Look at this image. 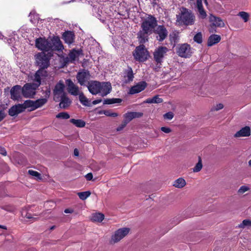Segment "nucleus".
<instances>
[{
    "label": "nucleus",
    "mask_w": 251,
    "mask_h": 251,
    "mask_svg": "<svg viewBox=\"0 0 251 251\" xmlns=\"http://www.w3.org/2000/svg\"><path fill=\"white\" fill-rule=\"evenodd\" d=\"M74 154L75 156H78L79 155V151L77 149H75L74 151Z\"/></svg>",
    "instance_id": "680f3d73"
},
{
    "label": "nucleus",
    "mask_w": 251,
    "mask_h": 251,
    "mask_svg": "<svg viewBox=\"0 0 251 251\" xmlns=\"http://www.w3.org/2000/svg\"><path fill=\"white\" fill-rule=\"evenodd\" d=\"M28 173L30 175L36 177L38 179H42L41 174L39 173L38 172L29 170H28Z\"/></svg>",
    "instance_id": "37998d69"
},
{
    "label": "nucleus",
    "mask_w": 251,
    "mask_h": 251,
    "mask_svg": "<svg viewBox=\"0 0 251 251\" xmlns=\"http://www.w3.org/2000/svg\"><path fill=\"white\" fill-rule=\"evenodd\" d=\"M70 123H72L74 125H75L76 127H84L86 123L85 122L81 119H71L70 120Z\"/></svg>",
    "instance_id": "7c9ffc66"
},
{
    "label": "nucleus",
    "mask_w": 251,
    "mask_h": 251,
    "mask_svg": "<svg viewBox=\"0 0 251 251\" xmlns=\"http://www.w3.org/2000/svg\"><path fill=\"white\" fill-rule=\"evenodd\" d=\"M127 124L128 123L124 120L122 124L117 127V130L118 131L122 130L125 127H126Z\"/></svg>",
    "instance_id": "de8ad7c7"
},
{
    "label": "nucleus",
    "mask_w": 251,
    "mask_h": 251,
    "mask_svg": "<svg viewBox=\"0 0 251 251\" xmlns=\"http://www.w3.org/2000/svg\"><path fill=\"white\" fill-rule=\"evenodd\" d=\"M205 4L207 5H208V2L207 0H204Z\"/></svg>",
    "instance_id": "774afa93"
},
{
    "label": "nucleus",
    "mask_w": 251,
    "mask_h": 251,
    "mask_svg": "<svg viewBox=\"0 0 251 251\" xmlns=\"http://www.w3.org/2000/svg\"><path fill=\"white\" fill-rule=\"evenodd\" d=\"M198 162L196 164L195 166L193 168V172H199L202 168V160L201 157L199 156L198 157Z\"/></svg>",
    "instance_id": "f704fd0d"
},
{
    "label": "nucleus",
    "mask_w": 251,
    "mask_h": 251,
    "mask_svg": "<svg viewBox=\"0 0 251 251\" xmlns=\"http://www.w3.org/2000/svg\"><path fill=\"white\" fill-rule=\"evenodd\" d=\"M71 62V61H70V60H68V59H67V57L65 59V62L66 63H68V62Z\"/></svg>",
    "instance_id": "e2e57ef3"
},
{
    "label": "nucleus",
    "mask_w": 251,
    "mask_h": 251,
    "mask_svg": "<svg viewBox=\"0 0 251 251\" xmlns=\"http://www.w3.org/2000/svg\"><path fill=\"white\" fill-rule=\"evenodd\" d=\"M197 5L201 18L202 19L205 18L207 14L203 8L201 0H197Z\"/></svg>",
    "instance_id": "c85d7f7f"
},
{
    "label": "nucleus",
    "mask_w": 251,
    "mask_h": 251,
    "mask_svg": "<svg viewBox=\"0 0 251 251\" xmlns=\"http://www.w3.org/2000/svg\"><path fill=\"white\" fill-rule=\"evenodd\" d=\"M25 217L28 219H37V218L32 217V215L29 213H26V215H25Z\"/></svg>",
    "instance_id": "13d9d810"
},
{
    "label": "nucleus",
    "mask_w": 251,
    "mask_h": 251,
    "mask_svg": "<svg viewBox=\"0 0 251 251\" xmlns=\"http://www.w3.org/2000/svg\"><path fill=\"white\" fill-rule=\"evenodd\" d=\"M104 216L103 214L97 213L92 215L91 220L94 222H101L104 219Z\"/></svg>",
    "instance_id": "473e14b6"
},
{
    "label": "nucleus",
    "mask_w": 251,
    "mask_h": 251,
    "mask_svg": "<svg viewBox=\"0 0 251 251\" xmlns=\"http://www.w3.org/2000/svg\"><path fill=\"white\" fill-rule=\"evenodd\" d=\"M156 19L151 15L143 21L141 24L142 30L137 33L138 38L140 43L144 44L148 41L149 35L151 34L157 26Z\"/></svg>",
    "instance_id": "f03ea898"
},
{
    "label": "nucleus",
    "mask_w": 251,
    "mask_h": 251,
    "mask_svg": "<svg viewBox=\"0 0 251 251\" xmlns=\"http://www.w3.org/2000/svg\"><path fill=\"white\" fill-rule=\"evenodd\" d=\"M35 47L44 51H61L64 49L62 42L58 36H54L51 39L39 37L35 40Z\"/></svg>",
    "instance_id": "f257e3e1"
},
{
    "label": "nucleus",
    "mask_w": 251,
    "mask_h": 251,
    "mask_svg": "<svg viewBox=\"0 0 251 251\" xmlns=\"http://www.w3.org/2000/svg\"><path fill=\"white\" fill-rule=\"evenodd\" d=\"M85 178H86V179L87 180H92V178H93V175H92V174L91 173L87 174L85 176Z\"/></svg>",
    "instance_id": "4d7b16f0"
},
{
    "label": "nucleus",
    "mask_w": 251,
    "mask_h": 251,
    "mask_svg": "<svg viewBox=\"0 0 251 251\" xmlns=\"http://www.w3.org/2000/svg\"><path fill=\"white\" fill-rule=\"evenodd\" d=\"M78 96L79 101L83 105L90 106L89 100L84 96L82 92Z\"/></svg>",
    "instance_id": "2f4dec72"
},
{
    "label": "nucleus",
    "mask_w": 251,
    "mask_h": 251,
    "mask_svg": "<svg viewBox=\"0 0 251 251\" xmlns=\"http://www.w3.org/2000/svg\"><path fill=\"white\" fill-rule=\"evenodd\" d=\"M0 153L4 156H6L7 152L5 149L3 148L0 147Z\"/></svg>",
    "instance_id": "6e6d98bb"
},
{
    "label": "nucleus",
    "mask_w": 251,
    "mask_h": 251,
    "mask_svg": "<svg viewBox=\"0 0 251 251\" xmlns=\"http://www.w3.org/2000/svg\"><path fill=\"white\" fill-rule=\"evenodd\" d=\"M169 51V49L163 46H160L157 48L153 52V58L155 62L157 64H161L162 62L163 59L166 54V53Z\"/></svg>",
    "instance_id": "9b49d317"
},
{
    "label": "nucleus",
    "mask_w": 251,
    "mask_h": 251,
    "mask_svg": "<svg viewBox=\"0 0 251 251\" xmlns=\"http://www.w3.org/2000/svg\"><path fill=\"white\" fill-rule=\"evenodd\" d=\"M64 84L61 80L59 81V82L55 85L53 91L54 95L53 99L55 101H59L60 96L63 95V94H66L64 91Z\"/></svg>",
    "instance_id": "f8f14e48"
},
{
    "label": "nucleus",
    "mask_w": 251,
    "mask_h": 251,
    "mask_svg": "<svg viewBox=\"0 0 251 251\" xmlns=\"http://www.w3.org/2000/svg\"><path fill=\"white\" fill-rule=\"evenodd\" d=\"M11 99L13 100H19L22 99V88L19 85L12 87L10 91Z\"/></svg>",
    "instance_id": "ddd939ff"
},
{
    "label": "nucleus",
    "mask_w": 251,
    "mask_h": 251,
    "mask_svg": "<svg viewBox=\"0 0 251 251\" xmlns=\"http://www.w3.org/2000/svg\"><path fill=\"white\" fill-rule=\"evenodd\" d=\"M124 74L125 82L126 83H129L133 81L134 75L131 68L128 67L127 69L125 70Z\"/></svg>",
    "instance_id": "b1692460"
},
{
    "label": "nucleus",
    "mask_w": 251,
    "mask_h": 251,
    "mask_svg": "<svg viewBox=\"0 0 251 251\" xmlns=\"http://www.w3.org/2000/svg\"><path fill=\"white\" fill-rule=\"evenodd\" d=\"M101 101H102L101 99H97V100H96L93 101L92 103H93V104L95 105V104L100 103Z\"/></svg>",
    "instance_id": "bf43d9fd"
},
{
    "label": "nucleus",
    "mask_w": 251,
    "mask_h": 251,
    "mask_svg": "<svg viewBox=\"0 0 251 251\" xmlns=\"http://www.w3.org/2000/svg\"><path fill=\"white\" fill-rule=\"evenodd\" d=\"M48 100L46 98L39 99L34 101V108H31L30 111H33L42 107L47 102Z\"/></svg>",
    "instance_id": "bb28decb"
},
{
    "label": "nucleus",
    "mask_w": 251,
    "mask_h": 251,
    "mask_svg": "<svg viewBox=\"0 0 251 251\" xmlns=\"http://www.w3.org/2000/svg\"><path fill=\"white\" fill-rule=\"evenodd\" d=\"M147 86L145 81H142L137 83L136 85L133 86L129 90V93L133 95L138 93L144 90Z\"/></svg>",
    "instance_id": "f3484780"
},
{
    "label": "nucleus",
    "mask_w": 251,
    "mask_h": 251,
    "mask_svg": "<svg viewBox=\"0 0 251 251\" xmlns=\"http://www.w3.org/2000/svg\"><path fill=\"white\" fill-rule=\"evenodd\" d=\"M23 108V105L21 104L14 105L9 109L8 114L10 116H16L24 111Z\"/></svg>",
    "instance_id": "6ab92c4d"
},
{
    "label": "nucleus",
    "mask_w": 251,
    "mask_h": 251,
    "mask_svg": "<svg viewBox=\"0 0 251 251\" xmlns=\"http://www.w3.org/2000/svg\"><path fill=\"white\" fill-rule=\"evenodd\" d=\"M0 228H3V229H6V226L2 225H0Z\"/></svg>",
    "instance_id": "0e129e2a"
},
{
    "label": "nucleus",
    "mask_w": 251,
    "mask_h": 251,
    "mask_svg": "<svg viewBox=\"0 0 251 251\" xmlns=\"http://www.w3.org/2000/svg\"><path fill=\"white\" fill-rule=\"evenodd\" d=\"M186 184L185 179L182 177H180L176 179L173 184V186L177 188H182Z\"/></svg>",
    "instance_id": "c756f323"
},
{
    "label": "nucleus",
    "mask_w": 251,
    "mask_h": 251,
    "mask_svg": "<svg viewBox=\"0 0 251 251\" xmlns=\"http://www.w3.org/2000/svg\"><path fill=\"white\" fill-rule=\"evenodd\" d=\"M56 118L58 119H68L70 118V115L67 112H60L56 116Z\"/></svg>",
    "instance_id": "a19ab883"
},
{
    "label": "nucleus",
    "mask_w": 251,
    "mask_h": 251,
    "mask_svg": "<svg viewBox=\"0 0 251 251\" xmlns=\"http://www.w3.org/2000/svg\"><path fill=\"white\" fill-rule=\"evenodd\" d=\"M135 59L138 61L143 62L148 58V52L144 45H140L137 47L133 52Z\"/></svg>",
    "instance_id": "6e6552de"
},
{
    "label": "nucleus",
    "mask_w": 251,
    "mask_h": 251,
    "mask_svg": "<svg viewBox=\"0 0 251 251\" xmlns=\"http://www.w3.org/2000/svg\"><path fill=\"white\" fill-rule=\"evenodd\" d=\"M174 116V115L173 112H169L163 115L164 119L172 120Z\"/></svg>",
    "instance_id": "49530a36"
},
{
    "label": "nucleus",
    "mask_w": 251,
    "mask_h": 251,
    "mask_svg": "<svg viewBox=\"0 0 251 251\" xmlns=\"http://www.w3.org/2000/svg\"><path fill=\"white\" fill-rule=\"evenodd\" d=\"M91 195V193L90 191H85L82 192H79L77 193V195L78 196L80 199L81 200H85L88 197H89Z\"/></svg>",
    "instance_id": "e433bc0d"
},
{
    "label": "nucleus",
    "mask_w": 251,
    "mask_h": 251,
    "mask_svg": "<svg viewBox=\"0 0 251 251\" xmlns=\"http://www.w3.org/2000/svg\"><path fill=\"white\" fill-rule=\"evenodd\" d=\"M238 15L243 19L244 22H247L248 21L249 14L248 13L244 11H241L238 13Z\"/></svg>",
    "instance_id": "58836bf2"
},
{
    "label": "nucleus",
    "mask_w": 251,
    "mask_h": 251,
    "mask_svg": "<svg viewBox=\"0 0 251 251\" xmlns=\"http://www.w3.org/2000/svg\"><path fill=\"white\" fill-rule=\"evenodd\" d=\"M221 39V36L216 34L211 35L208 39L207 46H212L219 43Z\"/></svg>",
    "instance_id": "393cba45"
},
{
    "label": "nucleus",
    "mask_w": 251,
    "mask_h": 251,
    "mask_svg": "<svg viewBox=\"0 0 251 251\" xmlns=\"http://www.w3.org/2000/svg\"><path fill=\"white\" fill-rule=\"evenodd\" d=\"M249 190V188L246 186H241L238 190V193L240 194H243Z\"/></svg>",
    "instance_id": "09e8293b"
},
{
    "label": "nucleus",
    "mask_w": 251,
    "mask_h": 251,
    "mask_svg": "<svg viewBox=\"0 0 251 251\" xmlns=\"http://www.w3.org/2000/svg\"><path fill=\"white\" fill-rule=\"evenodd\" d=\"M66 84L67 86L68 92L72 95L76 96L81 92L79 91L78 86L75 84L71 79H67Z\"/></svg>",
    "instance_id": "2eb2a0df"
},
{
    "label": "nucleus",
    "mask_w": 251,
    "mask_h": 251,
    "mask_svg": "<svg viewBox=\"0 0 251 251\" xmlns=\"http://www.w3.org/2000/svg\"><path fill=\"white\" fill-rule=\"evenodd\" d=\"M75 37L74 33L71 31H65L62 35V38L65 42L69 45L74 42Z\"/></svg>",
    "instance_id": "4be33fe9"
},
{
    "label": "nucleus",
    "mask_w": 251,
    "mask_h": 251,
    "mask_svg": "<svg viewBox=\"0 0 251 251\" xmlns=\"http://www.w3.org/2000/svg\"><path fill=\"white\" fill-rule=\"evenodd\" d=\"M223 107L224 105L222 103H219L215 106V110L216 111H218L219 110L223 109Z\"/></svg>",
    "instance_id": "864d4df0"
},
{
    "label": "nucleus",
    "mask_w": 251,
    "mask_h": 251,
    "mask_svg": "<svg viewBox=\"0 0 251 251\" xmlns=\"http://www.w3.org/2000/svg\"><path fill=\"white\" fill-rule=\"evenodd\" d=\"M91 75L89 71L83 69L79 71L76 75L77 82L81 86H87Z\"/></svg>",
    "instance_id": "1a4fd4ad"
},
{
    "label": "nucleus",
    "mask_w": 251,
    "mask_h": 251,
    "mask_svg": "<svg viewBox=\"0 0 251 251\" xmlns=\"http://www.w3.org/2000/svg\"><path fill=\"white\" fill-rule=\"evenodd\" d=\"M55 228V226H51V227H50V230H53V229H54Z\"/></svg>",
    "instance_id": "69168bd1"
},
{
    "label": "nucleus",
    "mask_w": 251,
    "mask_h": 251,
    "mask_svg": "<svg viewBox=\"0 0 251 251\" xmlns=\"http://www.w3.org/2000/svg\"><path fill=\"white\" fill-rule=\"evenodd\" d=\"M209 21L212 23V26L223 27L225 26V23L223 20L219 17H215L211 15L209 17Z\"/></svg>",
    "instance_id": "aec40b11"
},
{
    "label": "nucleus",
    "mask_w": 251,
    "mask_h": 251,
    "mask_svg": "<svg viewBox=\"0 0 251 251\" xmlns=\"http://www.w3.org/2000/svg\"><path fill=\"white\" fill-rule=\"evenodd\" d=\"M100 93L102 97L106 96L111 91V85L109 82H100Z\"/></svg>",
    "instance_id": "a211bd4d"
},
{
    "label": "nucleus",
    "mask_w": 251,
    "mask_h": 251,
    "mask_svg": "<svg viewBox=\"0 0 251 251\" xmlns=\"http://www.w3.org/2000/svg\"><path fill=\"white\" fill-rule=\"evenodd\" d=\"M23 105V107L24 111L27 108H34V100H25L23 104H21Z\"/></svg>",
    "instance_id": "c9c22d12"
},
{
    "label": "nucleus",
    "mask_w": 251,
    "mask_h": 251,
    "mask_svg": "<svg viewBox=\"0 0 251 251\" xmlns=\"http://www.w3.org/2000/svg\"><path fill=\"white\" fill-rule=\"evenodd\" d=\"M50 53H46L42 51L36 53L34 56L35 65L39 69L46 70L50 65Z\"/></svg>",
    "instance_id": "20e7f679"
},
{
    "label": "nucleus",
    "mask_w": 251,
    "mask_h": 251,
    "mask_svg": "<svg viewBox=\"0 0 251 251\" xmlns=\"http://www.w3.org/2000/svg\"><path fill=\"white\" fill-rule=\"evenodd\" d=\"M251 135V128L248 126L242 128L234 135V137L239 138L241 137H248Z\"/></svg>",
    "instance_id": "5701e85b"
},
{
    "label": "nucleus",
    "mask_w": 251,
    "mask_h": 251,
    "mask_svg": "<svg viewBox=\"0 0 251 251\" xmlns=\"http://www.w3.org/2000/svg\"><path fill=\"white\" fill-rule=\"evenodd\" d=\"M48 75V73L46 70L39 69L32 77V80L34 83L39 86L42 82L45 81Z\"/></svg>",
    "instance_id": "9d476101"
},
{
    "label": "nucleus",
    "mask_w": 251,
    "mask_h": 251,
    "mask_svg": "<svg viewBox=\"0 0 251 251\" xmlns=\"http://www.w3.org/2000/svg\"><path fill=\"white\" fill-rule=\"evenodd\" d=\"M59 106L61 108L66 109L71 104L72 101L67 96L66 94L60 96L59 98Z\"/></svg>",
    "instance_id": "412c9836"
},
{
    "label": "nucleus",
    "mask_w": 251,
    "mask_h": 251,
    "mask_svg": "<svg viewBox=\"0 0 251 251\" xmlns=\"http://www.w3.org/2000/svg\"><path fill=\"white\" fill-rule=\"evenodd\" d=\"M122 102V100L118 98L106 99L103 101L104 104H111L116 103H120Z\"/></svg>",
    "instance_id": "72a5a7b5"
},
{
    "label": "nucleus",
    "mask_w": 251,
    "mask_h": 251,
    "mask_svg": "<svg viewBox=\"0 0 251 251\" xmlns=\"http://www.w3.org/2000/svg\"><path fill=\"white\" fill-rule=\"evenodd\" d=\"M100 114H104L106 116L115 117L118 116V114L115 112H112L110 110H103L99 112Z\"/></svg>",
    "instance_id": "4c0bfd02"
},
{
    "label": "nucleus",
    "mask_w": 251,
    "mask_h": 251,
    "mask_svg": "<svg viewBox=\"0 0 251 251\" xmlns=\"http://www.w3.org/2000/svg\"><path fill=\"white\" fill-rule=\"evenodd\" d=\"M130 228L128 227L121 228L115 231L111 236L109 243L111 244H114L119 242L129 232Z\"/></svg>",
    "instance_id": "423d86ee"
},
{
    "label": "nucleus",
    "mask_w": 251,
    "mask_h": 251,
    "mask_svg": "<svg viewBox=\"0 0 251 251\" xmlns=\"http://www.w3.org/2000/svg\"><path fill=\"white\" fill-rule=\"evenodd\" d=\"M153 32L158 35L156 38L159 42L163 41L166 38L168 34L166 28L163 25H159L156 26Z\"/></svg>",
    "instance_id": "4468645a"
},
{
    "label": "nucleus",
    "mask_w": 251,
    "mask_h": 251,
    "mask_svg": "<svg viewBox=\"0 0 251 251\" xmlns=\"http://www.w3.org/2000/svg\"><path fill=\"white\" fill-rule=\"evenodd\" d=\"M6 116L5 113L2 110L0 111V122H1Z\"/></svg>",
    "instance_id": "5fc2aeb1"
},
{
    "label": "nucleus",
    "mask_w": 251,
    "mask_h": 251,
    "mask_svg": "<svg viewBox=\"0 0 251 251\" xmlns=\"http://www.w3.org/2000/svg\"><path fill=\"white\" fill-rule=\"evenodd\" d=\"M163 99L159 98L158 95H156L152 98H148L144 101L146 103H160L163 102Z\"/></svg>",
    "instance_id": "cd10ccee"
},
{
    "label": "nucleus",
    "mask_w": 251,
    "mask_h": 251,
    "mask_svg": "<svg viewBox=\"0 0 251 251\" xmlns=\"http://www.w3.org/2000/svg\"><path fill=\"white\" fill-rule=\"evenodd\" d=\"M194 40L198 44H201L202 42V37L201 32L197 33L194 37Z\"/></svg>",
    "instance_id": "ea45409f"
},
{
    "label": "nucleus",
    "mask_w": 251,
    "mask_h": 251,
    "mask_svg": "<svg viewBox=\"0 0 251 251\" xmlns=\"http://www.w3.org/2000/svg\"><path fill=\"white\" fill-rule=\"evenodd\" d=\"M246 226H251V221L249 220H244L242 223L239 225L240 228H244Z\"/></svg>",
    "instance_id": "a18cd8bd"
},
{
    "label": "nucleus",
    "mask_w": 251,
    "mask_h": 251,
    "mask_svg": "<svg viewBox=\"0 0 251 251\" xmlns=\"http://www.w3.org/2000/svg\"><path fill=\"white\" fill-rule=\"evenodd\" d=\"M176 52L181 57L189 58L192 55L193 51L190 45L185 43L177 45L176 48Z\"/></svg>",
    "instance_id": "39448f33"
},
{
    "label": "nucleus",
    "mask_w": 251,
    "mask_h": 251,
    "mask_svg": "<svg viewBox=\"0 0 251 251\" xmlns=\"http://www.w3.org/2000/svg\"><path fill=\"white\" fill-rule=\"evenodd\" d=\"M43 94L44 95L45 98L47 99L49 98L50 94V88L49 87L47 88V89L45 90V91L43 92Z\"/></svg>",
    "instance_id": "3c124183"
},
{
    "label": "nucleus",
    "mask_w": 251,
    "mask_h": 251,
    "mask_svg": "<svg viewBox=\"0 0 251 251\" xmlns=\"http://www.w3.org/2000/svg\"><path fill=\"white\" fill-rule=\"evenodd\" d=\"M80 54H82L81 50H75L74 49L69 54L67 59L70 60L71 62H73Z\"/></svg>",
    "instance_id": "a878e982"
},
{
    "label": "nucleus",
    "mask_w": 251,
    "mask_h": 251,
    "mask_svg": "<svg viewBox=\"0 0 251 251\" xmlns=\"http://www.w3.org/2000/svg\"><path fill=\"white\" fill-rule=\"evenodd\" d=\"M133 118H140L143 116V113L138 112H131Z\"/></svg>",
    "instance_id": "8fccbe9b"
},
{
    "label": "nucleus",
    "mask_w": 251,
    "mask_h": 251,
    "mask_svg": "<svg viewBox=\"0 0 251 251\" xmlns=\"http://www.w3.org/2000/svg\"><path fill=\"white\" fill-rule=\"evenodd\" d=\"M180 12L176 15V22L180 25H191L194 24L195 16L192 12L188 9L181 7Z\"/></svg>",
    "instance_id": "7ed1b4c3"
},
{
    "label": "nucleus",
    "mask_w": 251,
    "mask_h": 251,
    "mask_svg": "<svg viewBox=\"0 0 251 251\" xmlns=\"http://www.w3.org/2000/svg\"><path fill=\"white\" fill-rule=\"evenodd\" d=\"M161 130L166 133H169L171 132V129L167 127H161L160 128Z\"/></svg>",
    "instance_id": "603ef678"
},
{
    "label": "nucleus",
    "mask_w": 251,
    "mask_h": 251,
    "mask_svg": "<svg viewBox=\"0 0 251 251\" xmlns=\"http://www.w3.org/2000/svg\"><path fill=\"white\" fill-rule=\"evenodd\" d=\"M64 212L65 213H72L73 212V210L72 209L68 208V209H66L64 210Z\"/></svg>",
    "instance_id": "052dcab7"
},
{
    "label": "nucleus",
    "mask_w": 251,
    "mask_h": 251,
    "mask_svg": "<svg viewBox=\"0 0 251 251\" xmlns=\"http://www.w3.org/2000/svg\"><path fill=\"white\" fill-rule=\"evenodd\" d=\"M178 33L173 32L170 34V38L171 42H174V43L177 42L178 40Z\"/></svg>",
    "instance_id": "c03bdc74"
},
{
    "label": "nucleus",
    "mask_w": 251,
    "mask_h": 251,
    "mask_svg": "<svg viewBox=\"0 0 251 251\" xmlns=\"http://www.w3.org/2000/svg\"><path fill=\"white\" fill-rule=\"evenodd\" d=\"M100 82L98 81H91L90 82H88L87 84V88L92 95H97L100 93Z\"/></svg>",
    "instance_id": "dca6fc26"
},
{
    "label": "nucleus",
    "mask_w": 251,
    "mask_h": 251,
    "mask_svg": "<svg viewBox=\"0 0 251 251\" xmlns=\"http://www.w3.org/2000/svg\"><path fill=\"white\" fill-rule=\"evenodd\" d=\"M39 86L33 83H25L22 88V95L25 98H33Z\"/></svg>",
    "instance_id": "0eeeda50"
},
{
    "label": "nucleus",
    "mask_w": 251,
    "mask_h": 251,
    "mask_svg": "<svg viewBox=\"0 0 251 251\" xmlns=\"http://www.w3.org/2000/svg\"><path fill=\"white\" fill-rule=\"evenodd\" d=\"M124 117L125 118L124 120L128 123L134 119L131 112H128L124 114Z\"/></svg>",
    "instance_id": "79ce46f5"
},
{
    "label": "nucleus",
    "mask_w": 251,
    "mask_h": 251,
    "mask_svg": "<svg viewBox=\"0 0 251 251\" xmlns=\"http://www.w3.org/2000/svg\"><path fill=\"white\" fill-rule=\"evenodd\" d=\"M249 166L251 167V159L249 161Z\"/></svg>",
    "instance_id": "338daca9"
}]
</instances>
